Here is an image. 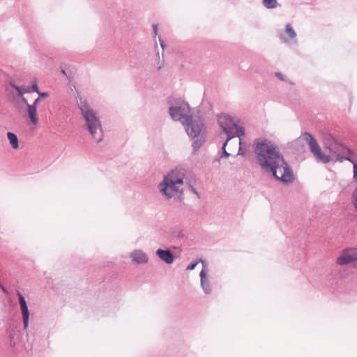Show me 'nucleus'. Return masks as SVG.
<instances>
[{"label": "nucleus", "instance_id": "a878e982", "mask_svg": "<svg viewBox=\"0 0 357 357\" xmlns=\"http://www.w3.org/2000/svg\"><path fill=\"white\" fill-rule=\"evenodd\" d=\"M230 155L231 154L227 151L226 148L222 147V153L221 155H220V158H222L223 157L228 158Z\"/></svg>", "mask_w": 357, "mask_h": 357}, {"label": "nucleus", "instance_id": "4468645a", "mask_svg": "<svg viewBox=\"0 0 357 357\" xmlns=\"http://www.w3.org/2000/svg\"><path fill=\"white\" fill-rule=\"evenodd\" d=\"M27 113L30 119V121L33 124L36 125L38 123L37 117V107L35 105L27 104Z\"/></svg>", "mask_w": 357, "mask_h": 357}, {"label": "nucleus", "instance_id": "7ed1b4c3", "mask_svg": "<svg viewBox=\"0 0 357 357\" xmlns=\"http://www.w3.org/2000/svg\"><path fill=\"white\" fill-rule=\"evenodd\" d=\"M77 105L81 114L85 120V128L90 133L91 137L96 143H100L103 139V131L102 123L93 109L91 108L87 100L84 97H79Z\"/></svg>", "mask_w": 357, "mask_h": 357}, {"label": "nucleus", "instance_id": "393cba45", "mask_svg": "<svg viewBox=\"0 0 357 357\" xmlns=\"http://www.w3.org/2000/svg\"><path fill=\"white\" fill-rule=\"evenodd\" d=\"M238 144H239V148H238V151L236 155H244L245 154V151H243L242 149V141H241V138L238 140Z\"/></svg>", "mask_w": 357, "mask_h": 357}, {"label": "nucleus", "instance_id": "473e14b6", "mask_svg": "<svg viewBox=\"0 0 357 357\" xmlns=\"http://www.w3.org/2000/svg\"><path fill=\"white\" fill-rule=\"evenodd\" d=\"M9 337L10 339V345L11 347H14L15 345V342L13 341V335L12 333L9 334Z\"/></svg>", "mask_w": 357, "mask_h": 357}, {"label": "nucleus", "instance_id": "9b49d317", "mask_svg": "<svg viewBox=\"0 0 357 357\" xmlns=\"http://www.w3.org/2000/svg\"><path fill=\"white\" fill-rule=\"evenodd\" d=\"M130 257L137 264H146L149 261L148 256L142 250H135L130 253Z\"/></svg>", "mask_w": 357, "mask_h": 357}, {"label": "nucleus", "instance_id": "ddd939ff", "mask_svg": "<svg viewBox=\"0 0 357 357\" xmlns=\"http://www.w3.org/2000/svg\"><path fill=\"white\" fill-rule=\"evenodd\" d=\"M301 142H306L310 148L317 142L314 136L307 132H305L295 141V143L300 144Z\"/></svg>", "mask_w": 357, "mask_h": 357}, {"label": "nucleus", "instance_id": "c85d7f7f", "mask_svg": "<svg viewBox=\"0 0 357 357\" xmlns=\"http://www.w3.org/2000/svg\"><path fill=\"white\" fill-rule=\"evenodd\" d=\"M275 77H277L281 81H284V75L282 73H281L280 72H276L275 73Z\"/></svg>", "mask_w": 357, "mask_h": 357}, {"label": "nucleus", "instance_id": "cd10ccee", "mask_svg": "<svg viewBox=\"0 0 357 357\" xmlns=\"http://www.w3.org/2000/svg\"><path fill=\"white\" fill-rule=\"evenodd\" d=\"M31 88V90L32 91V92H36V93H39V89H38V86L37 84V83H33L32 84V85L30 86Z\"/></svg>", "mask_w": 357, "mask_h": 357}, {"label": "nucleus", "instance_id": "dca6fc26", "mask_svg": "<svg viewBox=\"0 0 357 357\" xmlns=\"http://www.w3.org/2000/svg\"><path fill=\"white\" fill-rule=\"evenodd\" d=\"M227 135L226 140L222 144V147L226 148L228 142L235 137H238L241 138V137L245 135V130H243L241 129H238V132H236V133H230V134H225Z\"/></svg>", "mask_w": 357, "mask_h": 357}, {"label": "nucleus", "instance_id": "0eeeda50", "mask_svg": "<svg viewBox=\"0 0 357 357\" xmlns=\"http://www.w3.org/2000/svg\"><path fill=\"white\" fill-rule=\"evenodd\" d=\"M357 261V248H348L342 250L337 257L336 263L340 266H345Z\"/></svg>", "mask_w": 357, "mask_h": 357}, {"label": "nucleus", "instance_id": "2f4dec72", "mask_svg": "<svg viewBox=\"0 0 357 357\" xmlns=\"http://www.w3.org/2000/svg\"><path fill=\"white\" fill-rule=\"evenodd\" d=\"M189 188L190 189V190L194 193L198 197H199V195L198 193V192L197 191V190L192 185H189Z\"/></svg>", "mask_w": 357, "mask_h": 357}, {"label": "nucleus", "instance_id": "ea45409f", "mask_svg": "<svg viewBox=\"0 0 357 357\" xmlns=\"http://www.w3.org/2000/svg\"><path fill=\"white\" fill-rule=\"evenodd\" d=\"M61 72L66 75L67 76V74H66V72L65 70H62Z\"/></svg>", "mask_w": 357, "mask_h": 357}, {"label": "nucleus", "instance_id": "39448f33", "mask_svg": "<svg viewBox=\"0 0 357 357\" xmlns=\"http://www.w3.org/2000/svg\"><path fill=\"white\" fill-rule=\"evenodd\" d=\"M182 124L188 135L190 138H195L199 136L200 132L204 126V120L201 118H193L192 116H188L184 119Z\"/></svg>", "mask_w": 357, "mask_h": 357}, {"label": "nucleus", "instance_id": "2eb2a0df", "mask_svg": "<svg viewBox=\"0 0 357 357\" xmlns=\"http://www.w3.org/2000/svg\"><path fill=\"white\" fill-rule=\"evenodd\" d=\"M20 310H21L22 317L24 329L26 330L29 326V315H30L28 306L26 305V306L20 307Z\"/></svg>", "mask_w": 357, "mask_h": 357}, {"label": "nucleus", "instance_id": "f3484780", "mask_svg": "<svg viewBox=\"0 0 357 357\" xmlns=\"http://www.w3.org/2000/svg\"><path fill=\"white\" fill-rule=\"evenodd\" d=\"M7 137L9 140L10 144L11 145L12 148L14 149H17L19 147V141L17 136L12 132H8Z\"/></svg>", "mask_w": 357, "mask_h": 357}, {"label": "nucleus", "instance_id": "1a4fd4ad", "mask_svg": "<svg viewBox=\"0 0 357 357\" xmlns=\"http://www.w3.org/2000/svg\"><path fill=\"white\" fill-rule=\"evenodd\" d=\"M155 255L161 261L167 264H172L175 259L173 252L169 248H159L156 250Z\"/></svg>", "mask_w": 357, "mask_h": 357}, {"label": "nucleus", "instance_id": "b1692460", "mask_svg": "<svg viewBox=\"0 0 357 357\" xmlns=\"http://www.w3.org/2000/svg\"><path fill=\"white\" fill-rule=\"evenodd\" d=\"M199 263V259L196 261H192L190 263V264L187 266L186 270L192 271L195 268L197 265Z\"/></svg>", "mask_w": 357, "mask_h": 357}, {"label": "nucleus", "instance_id": "9d476101", "mask_svg": "<svg viewBox=\"0 0 357 357\" xmlns=\"http://www.w3.org/2000/svg\"><path fill=\"white\" fill-rule=\"evenodd\" d=\"M310 151L314 154V155L316 157L317 160L326 164L331 161V157L329 155H325L318 143L317 142L315 144L312 146L310 148Z\"/></svg>", "mask_w": 357, "mask_h": 357}, {"label": "nucleus", "instance_id": "f8f14e48", "mask_svg": "<svg viewBox=\"0 0 357 357\" xmlns=\"http://www.w3.org/2000/svg\"><path fill=\"white\" fill-rule=\"evenodd\" d=\"M199 276H200L201 287H202L204 292L206 294H211L212 289H211L210 282L206 277V271L204 270H202L200 271Z\"/></svg>", "mask_w": 357, "mask_h": 357}, {"label": "nucleus", "instance_id": "c756f323", "mask_svg": "<svg viewBox=\"0 0 357 357\" xmlns=\"http://www.w3.org/2000/svg\"><path fill=\"white\" fill-rule=\"evenodd\" d=\"M39 95L40 98H47L49 96V94L47 92H40L39 91V93H37Z\"/></svg>", "mask_w": 357, "mask_h": 357}, {"label": "nucleus", "instance_id": "e433bc0d", "mask_svg": "<svg viewBox=\"0 0 357 357\" xmlns=\"http://www.w3.org/2000/svg\"><path fill=\"white\" fill-rule=\"evenodd\" d=\"M159 40H160V44L161 47L162 48V50H164V48H165L164 41L160 38H159Z\"/></svg>", "mask_w": 357, "mask_h": 357}, {"label": "nucleus", "instance_id": "423d86ee", "mask_svg": "<svg viewBox=\"0 0 357 357\" xmlns=\"http://www.w3.org/2000/svg\"><path fill=\"white\" fill-rule=\"evenodd\" d=\"M219 126L225 134L236 133L238 129L245 130L242 126L238 125L235 119L230 115L221 114L218 116Z\"/></svg>", "mask_w": 357, "mask_h": 357}, {"label": "nucleus", "instance_id": "4be33fe9", "mask_svg": "<svg viewBox=\"0 0 357 357\" xmlns=\"http://www.w3.org/2000/svg\"><path fill=\"white\" fill-rule=\"evenodd\" d=\"M17 295L18 298H19L20 307L27 305V303H26V301L25 300V298L23 296V295L20 291L17 292Z\"/></svg>", "mask_w": 357, "mask_h": 357}, {"label": "nucleus", "instance_id": "72a5a7b5", "mask_svg": "<svg viewBox=\"0 0 357 357\" xmlns=\"http://www.w3.org/2000/svg\"><path fill=\"white\" fill-rule=\"evenodd\" d=\"M40 97H38L33 102V104H31L32 105H35L36 107H37V105H38V103L40 102Z\"/></svg>", "mask_w": 357, "mask_h": 357}, {"label": "nucleus", "instance_id": "5701e85b", "mask_svg": "<svg viewBox=\"0 0 357 357\" xmlns=\"http://www.w3.org/2000/svg\"><path fill=\"white\" fill-rule=\"evenodd\" d=\"M11 86H12V87L13 89H15L17 91V95L19 96L22 97L24 93H25L24 92H23V90L24 89V87L20 86H17V85H15V84H11Z\"/></svg>", "mask_w": 357, "mask_h": 357}, {"label": "nucleus", "instance_id": "20e7f679", "mask_svg": "<svg viewBox=\"0 0 357 357\" xmlns=\"http://www.w3.org/2000/svg\"><path fill=\"white\" fill-rule=\"evenodd\" d=\"M190 112V107L188 103L185 101H179L169 108V113L172 119L174 121H181V123L184 119L192 116Z\"/></svg>", "mask_w": 357, "mask_h": 357}, {"label": "nucleus", "instance_id": "bb28decb", "mask_svg": "<svg viewBox=\"0 0 357 357\" xmlns=\"http://www.w3.org/2000/svg\"><path fill=\"white\" fill-rule=\"evenodd\" d=\"M199 262L202 263V267H203L202 270H204L206 271V275H207V266H208L207 262L201 258L199 259Z\"/></svg>", "mask_w": 357, "mask_h": 357}, {"label": "nucleus", "instance_id": "f03ea898", "mask_svg": "<svg viewBox=\"0 0 357 357\" xmlns=\"http://www.w3.org/2000/svg\"><path fill=\"white\" fill-rule=\"evenodd\" d=\"M181 169L176 168L170 173L165 175L162 181L158 184V189L161 195L167 199L174 198L181 201L183 190L181 185L183 184L184 173Z\"/></svg>", "mask_w": 357, "mask_h": 357}, {"label": "nucleus", "instance_id": "412c9836", "mask_svg": "<svg viewBox=\"0 0 357 357\" xmlns=\"http://www.w3.org/2000/svg\"><path fill=\"white\" fill-rule=\"evenodd\" d=\"M17 295L18 298H19L20 307L27 305V303H26V301L25 300V298L23 296V295L20 291L17 292Z\"/></svg>", "mask_w": 357, "mask_h": 357}, {"label": "nucleus", "instance_id": "6ab92c4d", "mask_svg": "<svg viewBox=\"0 0 357 357\" xmlns=\"http://www.w3.org/2000/svg\"><path fill=\"white\" fill-rule=\"evenodd\" d=\"M262 3L267 9H273L278 6L277 0H263Z\"/></svg>", "mask_w": 357, "mask_h": 357}, {"label": "nucleus", "instance_id": "4c0bfd02", "mask_svg": "<svg viewBox=\"0 0 357 357\" xmlns=\"http://www.w3.org/2000/svg\"><path fill=\"white\" fill-rule=\"evenodd\" d=\"M22 101L23 103H24L26 105V107H27V104H29L27 100L24 96L22 97Z\"/></svg>", "mask_w": 357, "mask_h": 357}, {"label": "nucleus", "instance_id": "aec40b11", "mask_svg": "<svg viewBox=\"0 0 357 357\" xmlns=\"http://www.w3.org/2000/svg\"><path fill=\"white\" fill-rule=\"evenodd\" d=\"M351 200L354 207L357 210V186H356L352 192Z\"/></svg>", "mask_w": 357, "mask_h": 357}, {"label": "nucleus", "instance_id": "c9c22d12", "mask_svg": "<svg viewBox=\"0 0 357 357\" xmlns=\"http://www.w3.org/2000/svg\"><path fill=\"white\" fill-rule=\"evenodd\" d=\"M23 92H24L25 93H32V91L31 90L30 86L29 87H24V89L23 90Z\"/></svg>", "mask_w": 357, "mask_h": 357}, {"label": "nucleus", "instance_id": "a211bd4d", "mask_svg": "<svg viewBox=\"0 0 357 357\" xmlns=\"http://www.w3.org/2000/svg\"><path fill=\"white\" fill-rule=\"evenodd\" d=\"M204 142H205V139L202 137H198L196 139H195L192 144L193 151L195 153L197 152L202 146Z\"/></svg>", "mask_w": 357, "mask_h": 357}, {"label": "nucleus", "instance_id": "f704fd0d", "mask_svg": "<svg viewBox=\"0 0 357 357\" xmlns=\"http://www.w3.org/2000/svg\"><path fill=\"white\" fill-rule=\"evenodd\" d=\"M153 29L154 34L156 36L158 33V25L157 24H153Z\"/></svg>", "mask_w": 357, "mask_h": 357}, {"label": "nucleus", "instance_id": "7c9ffc66", "mask_svg": "<svg viewBox=\"0 0 357 357\" xmlns=\"http://www.w3.org/2000/svg\"><path fill=\"white\" fill-rule=\"evenodd\" d=\"M345 160L351 162L353 164V167H354V164H357V162L354 160H353L351 156L348 155V156L345 157Z\"/></svg>", "mask_w": 357, "mask_h": 357}, {"label": "nucleus", "instance_id": "58836bf2", "mask_svg": "<svg viewBox=\"0 0 357 357\" xmlns=\"http://www.w3.org/2000/svg\"><path fill=\"white\" fill-rule=\"evenodd\" d=\"M0 287L1 288L2 291L4 292V293H7V290L2 285V284L0 282Z\"/></svg>", "mask_w": 357, "mask_h": 357}, {"label": "nucleus", "instance_id": "f257e3e1", "mask_svg": "<svg viewBox=\"0 0 357 357\" xmlns=\"http://www.w3.org/2000/svg\"><path fill=\"white\" fill-rule=\"evenodd\" d=\"M254 152L262 170L284 184L294 181L292 169L272 142L268 139L256 142Z\"/></svg>", "mask_w": 357, "mask_h": 357}, {"label": "nucleus", "instance_id": "6e6552de", "mask_svg": "<svg viewBox=\"0 0 357 357\" xmlns=\"http://www.w3.org/2000/svg\"><path fill=\"white\" fill-rule=\"evenodd\" d=\"M279 37L285 43L296 45L298 43L296 33L291 24H286L285 29L279 32Z\"/></svg>", "mask_w": 357, "mask_h": 357}]
</instances>
